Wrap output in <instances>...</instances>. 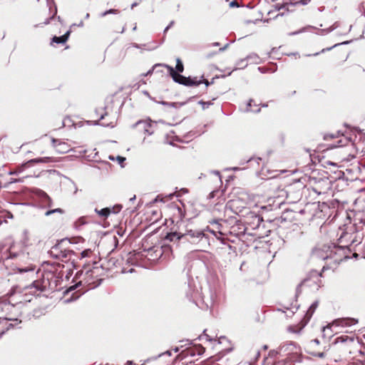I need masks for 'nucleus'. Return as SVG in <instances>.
Instances as JSON below:
<instances>
[{
	"mask_svg": "<svg viewBox=\"0 0 365 365\" xmlns=\"http://www.w3.org/2000/svg\"><path fill=\"white\" fill-rule=\"evenodd\" d=\"M317 356L319 358H323L324 356V353L321 352L317 354Z\"/></svg>",
	"mask_w": 365,
	"mask_h": 365,
	"instance_id": "35",
	"label": "nucleus"
},
{
	"mask_svg": "<svg viewBox=\"0 0 365 365\" xmlns=\"http://www.w3.org/2000/svg\"><path fill=\"white\" fill-rule=\"evenodd\" d=\"M145 257L148 258L151 262L156 264L160 259V254L158 253V248L157 247H153L149 248L147 250V254L145 255Z\"/></svg>",
	"mask_w": 365,
	"mask_h": 365,
	"instance_id": "6",
	"label": "nucleus"
},
{
	"mask_svg": "<svg viewBox=\"0 0 365 365\" xmlns=\"http://www.w3.org/2000/svg\"><path fill=\"white\" fill-rule=\"evenodd\" d=\"M212 56V54H208V55H207V57H208V58H210V57H211Z\"/></svg>",
	"mask_w": 365,
	"mask_h": 365,
	"instance_id": "48",
	"label": "nucleus"
},
{
	"mask_svg": "<svg viewBox=\"0 0 365 365\" xmlns=\"http://www.w3.org/2000/svg\"><path fill=\"white\" fill-rule=\"evenodd\" d=\"M349 43V41H344V42H342V43H336V44L334 45L333 46H331V47H330V48H327V49H322V52L323 53V52H324L325 51H330V50H331V49H332L333 48H335V47H336V46H339V45L348 44Z\"/></svg>",
	"mask_w": 365,
	"mask_h": 365,
	"instance_id": "23",
	"label": "nucleus"
},
{
	"mask_svg": "<svg viewBox=\"0 0 365 365\" xmlns=\"http://www.w3.org/2000/svg\"><path fill=\"white\" fill-rule=\"evenodd\" d=\"M41 197L43 201V202L48 206L51 207L53 205V201L51 198L43 191L41 192Z\"/></svg>",
	"mask_w": 365,
	"mask_h": 365,
	"instance_id": "10",
	"label": "nucleus"
},
{
	"mask_svg": "<svg viewBox=\"0 0 365 365\" xmlns=\"http://www.w3.org/2000/svg\"><path fill=\"white\" fill-rule=\"evenodd\" d=\"M245 61H250L252 63H259V57L255 53H251L246 57Z\"/></svg>",
	"mask_w": 365,
	"mask_h": 365,
	"instance_id": "12",
	"label": "nucleus"
},
{
	"mask_svg": "<svg viewBox=\"0 0 365 365\" xmlns=\"http://www.w3.org/2000/svg\"><path fill=\"white\" fill-rule=\"evenodd\" d=\"M64 212L62 209L61 208H56V209H53V210H49L48 211L46 212L45 213V215L46 216H49L53 213H60V214H63Z\"/></svg>",
	"mask_w": 365,
	"mask_h": 365,
	"instance_id": "14",
	"label": "nucleus"
},
{
	"mask_svg": "<svg viewBox=\"0 0 365 365\" xmlns=\"http://www.w3.org/2000/svg\"><path fill=\"white\" fill-rule=\"evenodd\" d=\"M129 272H133V269H130L129 270Z\"/></svg>",
	"mask_w": 365,
	"mask_h": 365,
	"instance_id": "51",
	"label": "nucleus"
},
{
	"mask_svg": "<svg viewBox=\"0 0 365 365\" xmlns=\"http://www.w3.org/2000/svg\"><path fill=\"white\" fill-rule=\"evenodd\" d=\"M284 7V5H282V6H275V9L279 11L282 9H283Z\"/></svg>",
	"mask_w": 365,
	"mask_h": 365,
	"instance_id": "34",
	"label": "nucleus"
},
{
	"mask_svg": "<svg viewBox=\"0 0 365 365\" xmlns=\"http://www.w3.org/2000/svg\"><path fill=\"white\" fill-rule=\"evenodd\" d=\"M317 304H318L317 302H316L313 303V304L311 305L310 309H316V307H317Z\"/></svg>",
	"mask_w": 365,
	"mask_h": 365,
	"instance_id": "32",
	"label": "nucleus"
},
{
	"mask_svg": "<svg viewBox=\"0 0 365 365\" xmlns=\"http://www.w3.org/2000/svg\"><path fill=\"white\" fill-rule=\"evenodd\" d=\"M122 208V206L121 205H116V206H114L113 208H110V207H106V208H103V209H101L100 210L96 209V212L101 217H108V216L111 213V212H113V213H118L120 212V210H121Z\"/></svg>",
	"mask_w": 365,
	"mask_h": 365,
	"instance_id": "7",
	"label": "nucleus"
},
{
	"mask_svg": "<svg viewBox=\"0 0 365 365\" xmlns=\"http://www.w3.org/2000/svg\"><path fill=\"white\" fill-rule=\"evenodd\" d=\"M24 166H25V165H22L21 167L16 168V170H11L9 173V175H18L23 171Z\"/></svg>",
	"mask_w": 365,
	"mask_h": 365,
	"instance_id": "19",
	"label": "nucleus"
},
{
	"mask_svg": "<svg viewBox=\"0 0 365 365\" xmlns=\"http://www.w3.org/2000/svg\"><path fill=\"white\" fill-rule=\"evenodd\" d=\"M135 199V196L134 195L133 197H131V198L130 199V201H133V200H134Z\"/></svg>",
	"mask_w": 365,
	"mask_h": 365,
	"instance_id": "45",
	"label": "nucleus"
},
{
	"mask_svg": "<svg viewBox=\"0 0 365 365\" xmlns=\"http://www.w3.org/2000/svg\"><path fill=\"white\" fill-rule=\"evenodd\" d=\"M17 269H18L19 272H28V271L34 270V268H33V267L31 264H28L25 267H22V268L18 267Z\"/></svg>",
	"mask_w": 365,
	"mask_h": 365,
	"instance_id": "18",
	"label": "nucleus"
},
{
	"mask_svg": "<svg viewBox=\"0 0 365 365\" xmlns=\"http://www.w3.org/2000/svg\"><path fill=\"white\" fill-rule=\"evenodd\" d=\"M158 66V64H155L154 66H153V68L157 67Z\"/></svg>",
	"mask_w": 365,
	"mask_h": 365,
	"instance_id": "50",
	"label": "nucleus"
},
{
	"mask_svg": "<svg viewBox=\"0 0 365 365\" xmlns=\"http://www.w3.org/2000/svg\"><path fill=\"white\" fill-rule=\"evenodd\" d=\"M275 0H272V1H274Z\"/></svg>",
	"mask_w": 365,
	"mask_h": 365,
	"instance_id": "53",
	"label": "nucleus"
},
{
	"mask_svg": "<svg viewBox=\"0 0 365 365\" xmlns=\"http://www.w3.org/2000/svg\"><path fill=\"white\" fill-rule=\"evenodd\" d=\"M213 46H219V43H217V42L214 43H213Z\"/></svg>",
	"mask_w": 365,
	"mask_h": 365,
	"instance_id": "44",
	"label": "nucleus"
},
{
	"mask_svg": "<svg viewBox=\"0 0 365 365\" xmlns=\"http://www.w3.org/2000/svg\"><path fill=\"white\" fill-rule=\"evenodd\" d=\"M175 68L180 73L183 71V69H184L183 64L179 58H178L176 61Z\"/></svg>",
	"mask_w": 365,
	"mask_h": 365,
	"instance_id": "17",
	"label": "nucleus"
},
{
	"mask_svg": "<svg viewBox=\"0 0 365 365\" xmlns=\"http://www.w3.org/2000/svg\"><path fill=\"white\" fill-rule=\"evenodd\" d=\"M173 24V21H171V22H170V24L165 29L164 31L165 32L166 31H168V29L170 28V26Z\"/></svg>",
	"mask_w": 365,
	"mask_h": 365,
	"instance_id": "37",
	"label": "nucleus"
},
{
	"mask_svg": "<svg viewBox=\"0 0 365 365\" xmlns=\"http://www.w3.org/2000/svg\"><path fill=\"white\" fill-rule=\"evenodd\" d=\"M101 125L103 126H110V125L113 127V122L103 123Z\"/></svg>",
	"mask_w": 365,
	"mask_h": 365,
	"instance_id": "27",
	"label": "nucleus"
},
{
	"mask_svg": "<svg viewBox=\"0 0 365 365\" xmlns=\"http://www.w3.org/2000/svg\"><path fill=\"white\" fill-rule=\"evenodd\" d=\"M358 323V320L354 318L337 319L331 323L332 326L341 327H350Z\"/></svg>",
	"mask_w": 365,
	"mask_h": 365,
	"instance_id": "5",
	"label": "nucleus"
},
{
	"mask_svg": "<svg viewBox=\"0 0 365 365\" xmlns=\"http://www.w3.org/2000/svg\"><path fill=\"white\" fill-rule=\"evenodd\" d=\"M58 146H62V148H59L58 150L62 153L66 152L67 146L66 143H58Z\"/></svg>",
	"mask_w": 365,
	"mask_h": 365,
	"instance_id": "24",
	"label": "nucleus"
},
{
	"mask_svg": "<svg viewBox=\"0 0 365 365\" xmlns=\"http://www.w3.org/2000/svg\"><path fill=\"white\" fill-rule=\"evenodd\" d=\"M70 31H67L64 35L61 36H54L52 38V42L56 43H64L68 38Z\"/></svg>",
	"mask_w": 365,
	"mask_h": 365,
	"instance_id": "9",
	"label": "nucleus"
},
{
	"mask_svg": "<svg viewBox=\"0 0 365 365\" xmlns=\"http://www.w3.org/2000/svg\"><path fill=\"white\" fill-rule=\"evenodd\" d=\"M151 73V71L150 70V71H148V73H146V75H148V74H149V73Z\"/></svg>",
	"mask_w": 365,
	"mask_h": 365,
	"instance_id": "47",
	"label": "nucleus"
},
{
	"mask_svg": "<svg viewBox=\"0 0 365 365\" xmlns=\"http://www.w3.org/2000/svg\"><path fill=\"white\" fill-rule=\"evenodd\" d=\"M172 355V353L170 351H166L163 353H161V360H165L167 358L170 357Z\"/></svg>",
	"mask_w": 365,
	"mask_h": 365,
	"instance_id": "21",
	"label": "nucleus"
},
{
	"mask_svg": "<svg viewBox=\"0 0 365 365\" xmlns=\"http://www.w3.org/2000/svg\"><path fill=\"white\" fill-rule=\"evenodd\" d=\"M205 86L207 87L209 86V82L207 81H205Z\"/></svg>",
	"mask_w": 365,
	"mask_h": 365,
	"instance_id": "43",
	"label": "nucleus"
},
{
	"mask_svg": "<svg viewBox=\"0 0 365 365\" xmlns=\"http://www.w3.org/2000/svg\"><path fill=\"white\" fill-rule=\"evenodd\" d=\"M51 141H52L53 145L54 147H57L56 143H57V141H58V140H56L55 138H52V139H51Z\"/></svg>",
	"mask_w": 365,
	"mask_h": 365,
	"instance_id": "33",
	"label": "nucleus"
},
{
	"mask_svg": "<svg viewBox=\"0 0 365 365\" xmlns=\"http://www.w3.org/2000/svg\"><path fill=\"white\" fill-rule=\"evenodd\" d=\"M330 138H334V135H330Z\"/></svg>",
	"mask_w": 365,
	"mask_h": 365,
	"instance_id": "52",
	"label": "nucleus"
},
{
	"mask_svg": "<svg viewBox=\"0 0 365 365\" xmlns=\"http://www.w3.org/2000/svg\"><path fill=\"white\" fill-rule=\"evenodd\" d=\"M201 235H202V234L200 232H198L197 235V237H200Z\"/></svg>",
	"mask_w": 365,
	"mask_h": 365,
	"instance_id": "46",
	"label": "nucleus"
},
{
	"mask_svg": "<svg viewBox=\"0 0 365 365\" xmlns=\"http://www.w3.org/2000/svg\"><path fill=\"white\" fill-rule=\"evenodd\" d=\"M91 253V250H90V249L85 250L81 254V257H83V258L88 257L90 256Z\"/></svg>",
	"mask_w": 365,
	"mask_h": 365,
	"instance_id": "22",
	"label": "nucleus"
},
{
	"mask_svg": "<svg viewBox=\"0 0 365 365\" xmlns=\"http://www.w3.org/2000/svg\"><path fill=\"white\" fill-rule=\"evenodd\" d=\"M169 69L170 74L173 78V80L179 84L186 86H198L202 83L201 80H197L196 77L192 78L190 77H185L180 73H177L173 67L169 66L168 65H162Z\"/></svg>",
	"mask_w": 365,
	"mask_h": 365,
	"instance_id": "2",
	"label": "nucleus"
},
{
	"mask_svg": "<svg viewBox=\"0 0 365 365\" xmlns=\"http://www.w3.org/2000/svg\"><path fill=\"white\" fill-rule=\"evenodd\" d=\"M174 361H175L174 358L171 359L169 361H165V365H170V364H172L174 362Z\"/></svg>",
	"mask_w": 365,
	"mask_h": 365,
	"instance_id": "30",
	"label": "nucleus"
},
{
	"mask_svg": "<svg viewBox=\"0 0 365 365\" xmlns=\"http://www.w3.org/2000/svg\"><path fill=\"white\" fill-rule=\"evenodd\" d=\"M178 351V348H176V349H175V353H176Z\"/></svg>",
	"mask_w": 365,
	"mask_h": 365,
	"instance_id": "49",
	"label": "nucleus"
},
{
	"mask_svg": "<svg viewBox=\"0 0 365 365\" xmlns=\"http://www.w3.org/2000/svg\"><path fill=\"white\" fill-rule=\"evenodd\" d=\"M177 237L178 240H179L180 238V236H179L177 232H170V233H167L166 236H165V240H170V241H173V237Z\"/></svg>",
	"mask_w": 365,
	"mask_h": 365,
	"instance_id": "15",
	"label": "nucleus"
},
{
	"mask_svg": "<svg viewBox=\"0 0 365 365\" xmlns=\"http://www.w3.org/2000/svg\"><path fill=\"white\" fill-rule=\"evenodd\" d=\"M331 327H332V325H331V324H328V325H327V326H325V327H324L322 328V331H323V333H324V334H324V336H326V334H329V337L332 336V333H331V332L328 333V332H329V331L331 330Z\"/></svg>",
	"mask_w": 365,
	"mask_h": 365,
	"instance_id": "16",
	"label": "nucleus"
},
{
	"mask_svg": "<svg viewBox=\"0 0 365 365\" xmlns=\"http://www.w3.org/2000/svg\"><path fill=\"white\" fill-rule=\"evenodd\" d=\"M14 246L10 247L9 250V255L7 257V259H15L17 262H23L27 264L29 260V252L22 251L21 252H17L14 250Z\"/></svg>",
	"mask_w": 365,
	"mask_h": 365,
	"instance_id": "4",
	"label": "nucleus"
},
{
	"mask_svg": "<svg viewBox=\"0 0 365 365\" xmlns=\"http://www.w3.org/2000/svg\"><path fill=\"white\" fill-rule=\"evenodd\" d=\"M33 286L35 287L38 290H41V291L43 290V288L41 287V283L39 282H38V281H35L33 283Z\"/></svg>",
	"mask_w": 365,
	"mask_h": 365,
	"instance_id": "25",
	"label": "nucleus"
},
{
	"mask_svg": "<svg viewBox=\"0 0 365 365\" xmlns=\"http://www.w3.org/2000/svg\"><path fill=\"white\" fill-rule=\"evenodd\" d=\"M19 306L11 304L7 301H0V319L14 322L10 325L14 327L21 322Z\"/></svg>",
	"mask_w": 365,
	"mask_h": 365,
	"instance_id": "1",
	"label": "nucleus"
},
{
	"mask_svg": "<svg viewBox=\"0 0 365 365\" xmlns=\"http://www.w3.org/2000/svg\"><path fill=\"white\" fill-rule=\"evenodd\" d=\"M43 242V239L40 233L34 232L31 234L27 230H24L22 233L21 243L25 248L36 247Z\"/></svg>",
	"mask_w": 365,
	"mask_h": 365,
	"instance_id": "3",
	"label": "nucleus"
},
{
	"mask_svg": "<svg viewBox=\"0 0 365 365\" xmlns=\"http://www.w3.org/2000/svg\"><path fill=\"white\" fill-rule=\"evenodd\" d=\"M135 125L142 127L144 130V132L148 133L149 135L152 134L154 131L153 129L152 123L147 120H139L136 123Z\"/></svg>",
	"mask_w": 365,
	"mask_h": 365,
	"instance_id": "8",
	"label": "nucleus"
},
{
	"mask_svg": "<svg viewBox=\"0 0 365 365\" xmlns=\"http://www.w3.org/2000/svg\"><path fill=\"white\" fill-rule=\"evenodd\" d=\"M106 115H107V113H104V114H101V117H100V120H103V119H104L105 116H106Z\"/></svg>",
	"mask_w": 365,
	"mask_h": 365,
	"instance_id": "36",
	"label": "nucleus"
},
{
	"mask_svg": "<svg viewBox=\"0 0 365 365\" xmlns=\"http://www.w3.org/2000/svg\"><path fill=\"white\" fill-rule=\"evenodd\" d=\"M310 1H311V0H301L298 2L290 3L289 4L292 6H296L297 4L307 5Z\"/></svg>",
	"mask_w": 365,
	"mask_h": 365,
	"instance_id": "20",
	"label": "nucleus"
},
{
	"mask_svg": "<svg viewBox=\"0 0 365 365\" xmlns=\"http://www.w3.org/2000/svg\"><path fill=\"white\" fill-rule=\"evenodd\" d=\"M51 161V158L45 157V158H35V159L31 160L28 163H48Z\"/></svg>",
	"mask_w": 365,
	"mask_h": 365,
	"instance_id": "11",
	"label": "nucleus"
},
{
	"mask_svg": "<svg viewBox=\"0 0 365 365\" xmlns=\"http://www.w3.org/2000/svg\"><path fill=\"white\" fill-rule=\"evenodd\" d=\"M227 48V46H225L223 48H220V51H223Z\"/></svg>",
	"mask_w": 365,
	"mask_h": 365,
	"instance_id": "42",
	"label": "nucleus"
},
{
	"mask_svg": "<svg viewBox=\"0 0 365 365\" xmlns=\"http://www.w3.org/2000/svg\"><path fill=\"white\" fill-rule=\"evenodd\" d=\"M19 182H22V180L21 179H11L10 181L11 183Z\"/></svg>",
	"mask_w": 365,
	"mask_h": 365,
	"instance_id": "31",
	"label": "nucleus"
},
{
	"mask_svg": "<svg viewBox=\"0 0 365 365\" xmlns=\"http://www.w3.org/2000/svg\"><path fill=\"white\" fill-rule=\"evenodd\" d=\"M312 342L315 343L316 344H319V341L318 339H314Z\"/></svg>",
	"mask_w": 365,
	"mask_h": 365,
	"instance_id": "38",
	"label": "nucleus"
},
{
	"mask_svg": "<svg viewBox=\"0 0 365 365\" xmlns=\"http://www.w3.org/2000/svg\"><path fill=\"white\" fill-rule=\"evenodd\" d=\"M117 160H118V162L120 163H121L122 162H123L125 160V158L123 157H121V156H118Z\"/></svg>",
	"mask_w": 365,
	"mask_h": 365,
	"instance_id": "28",
	"label": "nucleus"
},
{
	"mask_svg": "<svg viewBox=\"0 0 365 365\" xmlns=\"http://www.w3.org/2000/svg\"><path fill=\"white\" fill-rule=\"evenodd\" d=\"M230 6H231V7L238 6V4L235 1H233L230 2Z\"/></svg>",
	"mask_w": 365,
	"mask_h": 365,
	"instance_id": "29",
	"label": "nucleus"
},
{
	"mask_svg": "<svg viewBox=\"0 0 365 365\" xmlns=\"http://www.w3.org/2000/svg\"><path fill=\"white\" fill-rule=\"evenodd\" d=\"M133 47H135V48H143V49L145 50H152L155 48H157V45H154V46H149V45H146V44H143V45H141V46H138V44L136 43H134L133 45Z\"/></svg>",
	"mask_w": 365,
	"mask_h": 365,
	"instance_id": "13",
	"label": "nucleus"
},
{
	"mask_svg": "<svg viewBox=\"0 0 365 365\" xmlns=\"http://www.w3.org/2000/svg\"><path fill=\"white\" fill-rule=\"evenodd\" d=\"M117 13H118V11H117V10H115V9H109V10H108V11H105V12L102 14V16H106V15H107V14H117Z\"/></svg>",
	"mask_w": 365,
	"mask_h": 365,
	"instance_id": "26",
	"label": "nucleus"
},
{
	"mask_svg": "<svg viewBox=\"0 0 365 365\" xmlns=\"http://www.w3.org/2000/svg\"><path fill=\"white\" fill-rule=\"evenodd\" d=\"M138 5L137 3H133L132 5H131V8L133 9L134 6H136Z\"/></svg>",
	"mask_w": 365,
	"mask_h": 365,
	"instance_id": "40",
	"label": "nucleus"
},
{
	"mask_svg": "<svg viewBox=\"0 0 365 365\" xmlns=\"http://www.w3.org/2000/svg\"><path fill=\"white\" fill-rule=\"evenodd\" d=\"M132 364V361H128L126 362V364L125 365H131Z\"/></svg>",
	"mask_w": 365,
	"mask_h": 365,
	"instance_id": "41",
	"label": "nucleus"
},
{
	"mask_svg": "<svg viewBox=\"0 0 365 365\" xmlns=\"http://www.w3.org/2000/svg\"><path fill=\"white\" fill-rule=\"evenodd\" d=\"M187 235H190L191 237H193V236H194V234L192 233V231H189V232H187Z\"/></svg>",
	"mask_w": 365,
	"mask_h": 365,
	"instance_id": "39",
	"label": "nucleus"
}]
</instances>
